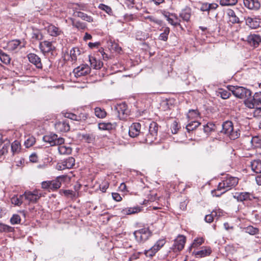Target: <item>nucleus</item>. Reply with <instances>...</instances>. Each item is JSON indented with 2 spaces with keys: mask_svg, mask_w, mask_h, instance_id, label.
Instances as JSON below:
<instances>
[{
  "mask_svg": "<svg viewBox=\"0 0 261 261\" xmlns=\"http://www.w3.org/2000/svg\"><path fill=\"white\" fill-rule=\"evenodd\" d=\"M245 105L249 109H254L253 115H261V92H256L253 96H250L244 100Z\"/></svg>",
  "mask_w": 261,
  "mask_h": 261,
  "instance_id": "obj_1",
  "label": "nucleus"
},
{
  "mask_svg": "<svg viewBox=\"0 0 261 261\" xmlns=\"http://www.w3.org/2000/svg\"><path fill=\"white\" fill-rule=\"evenodd\" d=\"M238 182L237 177L227 176L225 179L220 182L217 187L218 191H222L220 194H217V191L213 190L212 194L213 196L219 197L226 192L235 187Z\"/></svg>",
  "mask_w": 261,
  "mask_h": 261,
  "instance_id": "obj_2",
  "label": "nucleus"
},
{
  "mask_svg": "<svg viewBox=\"0 0 261 261\" xmlns=\"http://www.w3.org/2000/svg\"><path fill=\"white\" fill-rule=\"evenodd\" d=\"M227 88L234 96L240 99H244V100L251 95V91L243 87L229 85L227 86Z\"/></svg>",
  "mask_w": 261,
  "mask_h": 261,
  "instance_id": "obj_3",
  "label": "nucleus"
},
{
  "mask_svg": "<svg viewBox=\"0 0 261 261\" xmlns=\"http://www.w3.org/2000/svg\"><path fill=\"white\" fill-rule=\"evenodd\" d=\"M221 132L232 140L238 138L240 136L239 130H234L232 122L229 121H226L223 123L222 129Z\"/></svg>",
  "mask_w": 261,
  "mask_h": 261,
  "instance_id": "obj_4",
  "label": "nucleus"
},
{
  "mask_svg": "<svg viewBox=\"0 0 261 261\" xmlns=\"http://www.w3.org/2000/svg\"><path fill=\"white\" fill-rule=\"evenodd\" d=\"M64 176H59L55 179L51 181H45L42 182V188L48 191H54L60 188L62 182L64 180Z\"/></svg>",
  "mask_w": 261,
  "mask_h": 261,
  "instance_id": "obj_5",
  "label": "nucleus"
},
{
  "mask_svg": "<svg viewBox=\"0 0 261 261\" xmlns=\"http://www.w3.org/2000/svg\"><path fill=\"white\" fill-rule=\"evenodd\" d=\"M134 235L138 242L144 243L151 236L152 232L148 228L144 227L135 231Z\"/></svg>",
  "mask_w": 261,
  "mask_h": 261,
  "instance_id": "obj_6",
  "label": "nucleus"
},
{
  "mask_svg": "<svg viewBox=\"0 0 261 261\" xmlns=\"http://www.w3.org/2000/svg\"><path fill=\"white\" fill-rule=\"evenodd\" d=\"M42 196V194L37 190L33 191H25L20 197H24L28 203H36Z\"/></svg>",
  "mask_w": 261,
  "mask_h": 261,
  "instance_id": "obj_7",
  "label": "nucleus"
},
{
  "mask_svg": "<svg viewBox=\"0 0 261 261\" xmlns=\"http://www.w3.org/2000/svg\"><path fill=\"white\" fill-rule=\"evenodd\" d=\"M149 132L147 134L145 141L147 143L151 144L156 139L158 131V125L156 123L152 122L149 127Z\"/></svg>",
  "mask_w": 261,
  "mask_h": 261,
  "instance_id": "obj_8",
  "label": "nucleus"
},
{
  "mask_svg": "<svg viewBox=\"0 0 261 261\" xmlns=\"http://www.w3.org/2000/svg\"><path fill=\"white\" fill-rule=\"evenodd\" d=\"M43 140L50 146L56 145L59 144H63L64 139L63 138H58V136L55 134H50L44 136Z\"/></svg>",
  "mask_w": 261,
  "mask_h": 261,
  "instance_id": "obj_9",
  "label": "nucleus"
},
{
  "mask_svg": "<svg viewBox=\"0 0 261 261\" xmlns=\"http://www.w3.org/2000/svg\"><path fill=\"white\" fill-rule=\"evenodd\" d=\"M166 241L164 239L158 240L149 249L145 250L144 254L146 256L152 257L165 245Z\"/></svg>",
  "mask_w": 261,
  "mask_h": 261,
  "instance_id": "obj_10",
  "label": "nucleus"
},
{
  "mask_svg": "<svg viewBox=\"0 0 261 261\" xmlns=\"http://www.w3.org/2000/svg\"><path fill=\"white\" fill-rule=\"evenodd\" d=\"M114 110L120 119H124L128 112L127 105L125 102L117 104L115 106Z\"/></svg>",
  "mask_w": 261,
  "mask_h": 261,
  "instance_id": "obj_11",
  "label": "nucleus"
},
{
  "mask_svg": "<svg viewBox=\"0 0 261 261\" xmlns=\"http://www.w3.org/2000/svg\"><path fill=\"white\" fill-rule=\"evenodd\" d=\"M90 67L87 64H83L73 70V73L76 77L86 75L90 73Z\"/></svg>",
  "mask_w": 261,
  "mask_h": 261,
  "instance_id": "obj_12",
  "label": "nucleus"
},
{
  "mask_svg": "<svg viewBox=\"0 0 261 261\" xmlns=\"http://www.w3.org/2000/svg\"><path fill=\"white\" fill-rule=\"evenodd\" d=\"M39 48L43 54L52 53L56 48L53 45L52 42L48 41H44L39 43Z\"/></svg>",
  "mask_w": 261,
  "mask_h": 261,
  "instance_id": "obj_13",
  "label": "nucleus"
},
{
  "mask_svg": "<svg viewBox=\"0 0 261 261\" xmlns=\"http://www.w3.org/2000/svg\"><path fill=\"white\" fill-rule=\"evenodd\" d=\"M74 165V159L72 157H69L62 163L58 164L57 166V168L59 170H62L65 169H71Z\"/></svg>",
  "mask_w": 261,
  "mask_h": 261,
  "instance_id": "obj_14",
  "label": "nucleus"
},
{
  "mask_svg": "<svg viewBox=\"0 0 261 261\" xmlns=\"http://www.w3.org/2000/svg\"><path fill=\"white\" fill-rule=\"evenodd\" d=\"M186 243V238L184 236L179 235L174 240L173 244L174 251L181 250Z\"/></svg>",
  "mask_w": 261,
  "mask_h": 261,
  "instance_id": "obj_15",
  "label": "nucleus"
},
{
  "mask_svg": "<svg viewBox=\"0 0 261 261\" xmlns=\"http://www.w3.org/2000/svg\"><path fill=\"white\" fill-rule=\"evenodd\" d=\"M234 197L237 199L238 201L243 202L244 201H251L255 199L254 195L249 192H241L236 193Z\"/></svg>",
  "mask_w": 261,
  "mask_h": 261,
  "instance_id": "obj_16",
  "label": "nucleus"
},
{
  "mask_svg": "<svg viewBox=\"0 0 261 261\" xmlns=\"http://www.w3.org/2000/svg\"><path fill=\"white\" fill-rule=\"evenodd\" d=\"M246 24L249 28L255 29L261 26V19L256 17H247L246 20Z\"/></svg>",
  "mask_w": 261,
  "mask_h": 261,
  "instance_id": "obj_17",
  "label": "nucleus"
},
{
  "mask_svg": "<svg viewBox=\"0 0 261 261\" xmlns=\"http://www.w3.org/2000/svg\"><path fill=\"white\" fill-rule=\"evenodd\" d=\"M247 41L251 46L256 47L261 42V37L257 34H250L247 37Z\"/></svg>",
  "mask_w": 261,
  "mask_h": 261,
  "instance_id": "obj_18",
  "label": "nucleus"
},
{
  "mask_svg": "<svg viewBox=\"0 0 261 261\" xmlns=\"http://www.w3.org/2000/svg\"><path fill=\"white\" fill-rule=\"evenodd\" d=\"M29 61L33 64L37 68L41 69L42 68V64L41 62V59L37 55L30 53L28 55Z\"/></svg>",
  "mask_w": 261,
  "mask_h": 261,
  "instance_id": "obj_19",
  "label": "nucleus"
},
{
  "mask_svg": "<svg viewBox=\"0 0 261 261\" xmlns=\"http://www.w3.org/2000/svg\"><path fill=\"white\" fill-rule=\"evenodd\" d=\"M20 44L21 41L19 40H13L7 43L6 48L10 51H15L18 47L21 48L24 46Z\"/></svg>",
  "mask_w": 261,
  "mask_h": 261,
  "instance_id": "obj_20",
  "label": "nucleus"
},
{
  "mask_svg": "<svg viewBox=\"0 0 261 261\" xmlns=\"http://www.w3.org/2000/svg\"><path fill=\"white\" fill-rule=\"evenodd\" d=\"M141 129V124L139 123H133L129 128V135L132 138L138 136Z\"/></svg>",
  "mask_w": 261,
  "mask_h": 261,
  "instance_id": "obj_21",
  "label": "nucleus"
},
{
  "mask_svg": "<svg viewBox=\"0 0 261 261\" xmlns=\"http://www.w3.org/2000/svg\"><path fill=\"white\" fill-rule=\"evenodd\" d=\"M227 15L229 18V21L232 24L239 23L240 24V19H243V18L238 17V15L234 11L231 9H228L227 11Z\"/></svg>",
  "mask_w": 261,
  "mask_h": 261,
  "instance_id": "obj_22",
  "label": "nucleus"
},
{
  "mask_svg": "<svg viewBox=\"0 0 261 261\" xmlns=\"http://www.w3.org/2000/svg\"><path fill=\"white\" fill-rule=\"evenodd\" d=\"M47 32L53 37H57L63 34V32L60 28L53 24L48 26Z\"/></svg>",
  "mask_w": 261,
  "mask_h": 261,
  "instance_id": "obj_23",
  "label": "nucleus"
},
{
  "mask_svg": "<svg viewBox=\"0 0 261 261\" xmlns=\"http://www.w3.org/2000/svg\"><path fill=\"white\" fill-rule=\"evenodd\" d=\"M244 6L249 9L257 10L260 7V3L257 0H244Z\"/></svg>",
  "mask_w": 261,
  "mask_h": 261,
  "instance_id": "obj_24",
  "label": "nucleus"
},
{
  "mask_svg": "<svg viewBox=\"0 0 261 261\" xmlns=\"http://www.w3.org/2000/svg\"><path fill=\"white\" fill-rule=\"evenodd\" d=\"M212 252L210 248L205 247L201 250L198 251H194L193 254L197 258H201L209 255Z\"/></svg>",
  "mask_w": 261,
  "mask_h": 261,
  "instance_id": "obj_25",
  "label": "nucleus"
},
{
  "mask_svg": "<svg viewBox=\"0 0 261 261\" xmlns=\"http://www.w3.org/2000/svg\"><path fill=\"white\" fill-rule=\"evenodd\" d=\"M252 170L256 173H261V160H255L251 162Z\"/></svg>",
  "mask_w": 261,
  "mask_h": 261,
  "instance_id": "obj_26",
  "label": "nucleus"
},
{
  "mask_svg": "<svg viewBox=\"0 0 261 261\" xmlns=\"http://www.w3.org/2000/svg\"><path fill=\"white\" fill-rule=\"evenodd\" d=\"M56 129L60 132H67L70 129L69 125L65 121L59 122L55 124Z\"/></svg>",
  "mask_w": 261,
  "mask_h": 261,
  "instance_id": "obj_27",
  "label": "nucleus"
},
{
  "mask_svg": "<svg viewBox=\"0 0 261 261\" xmlns=\"http://www.w3.org/2000/svg\"><path fill=\"white\" fill-rule=\"evenodd\" d=\"M59 145L58 149L61 154H69L72 151V149L69 146H67L63 144H57Z\"/></svg>",
  "mask_w": 261,
  "mask_h": 261,
  "instance_id": "obj_28",
  "label": "nucleus"
},
{
  "mask_svg": "<svg viewBox=\"0 0 261 261\" xmlns=\"http://www.w3.org/2000/svg\"><path fill=\"white\" fill-rule=\"evenodd\" d=\"M141 208L139 206L127 207L122 209L121 212L124 215H130L140 212Z\"/></svg>",
  "mask_w": 261,
  "mask_h": 261,
  "instance_id": "obj_29",
  "label": "nucleus"
},
{
  "mask_svg": "<svg viewBox=\"0 0 261 261\" xmlns=\"http://www.w3.org/2000/svg\"><path fill=\"white\" fill-rule=\"evenodd\" d=\"M191 15V9L187 8L183 10L180 14V17L185 21H188Z\"/></svg>",
  "mask_w": 261,
  "mask_h": 261,
  "instance_id": "obj_30",
  "label": "nucleus"
},
{
  "mask_svg": "<svg viewBox=\"0 0 261 261\" xmlns=\"http://www.w3.org/2000/svg\"><path fill=\"white\" fill-rule=\"evenodd\" d=\"M89 61L91 66L94 69H100L102 66V63L100 61H97L96 59L93 57H89Z\"/></svg>",
  "mask_w": 261,
  "mask_h": 261,
  "instance_id": "obj_31",
  "label": "nucleus"
},
{
  "mask_svg": "<svg viewBox=\"0 0 261 261\" xmlns=\"http://www.w3.org/2000/svg\"><path fill=\"white\" fill-rule=\"evenodd\" d=\"M31 36V39L33 41L41 40L43 39V35L40 31L38 30H33Z\"/></svg>",
  "mask_w": 261,
  "mask_h": 261,
  "instance_id": "obj_32",
  "label": "nucleus"
},
{
  "mask_svg": "<svg viewBox=\"0 0 261 261\" xmlns=\"http://www.w3.org/2000/svg\"><path fill=\"white\" fill-rule=\"evenodd\" d=\"M21 149V144L18 141H14L11 144V151L13 154L18 153Z\"/></svg>",
  "mask_w": 261,
  "mask_h": 261,
  "instance_id": "obj_33",
  "label": "nucleus"
},
{
  "mask_svg": "<svg viewBox=\"0 0 261 261\" xmlns=\"http://www.w3.org/2000/svg\"><path fill=\"white\" fill-rule=\"evenodd\" d=\"M74 15L78 17L82 18L84 20H86L88 22L93 21V18L91 16L88 15L87 14L82 12H76L74 13Z\"/></svg>",
  "mask_w": 261,
  "mask_h": 261,
  "instance_id": "obj_34",
  "label": "nucleus"
},
{
  "mask_svg": "<svg viewBox=\"0 0 261 261\" xmlns=\"http://www.w3.org/2000/svg\"><path fill=\"white\" fill-rule=\"evenodd\" d=\"M94 110L96 116L99 118H103L107 116V112L103 109L96 107L95 108Z\"/></svg>",
  "mask_w": 261,
  "mask_h": 261,
  "instance_id": "obj_35",
  "label": "nucleus"
},
{
  "mask_svg": "<svg viewBox=\"0 0 261 261\" xmlns=\"http://www.w3.org/2000/svg\"><path fill=\"white\" fill-rule=\"evenodd\" d=\"M251 143L254 148H261V136H255L252 138Z\"/></svg>",
  "mask_w": 261,
  "mask_h": 261,
  "instance_id": "obj_36",
  "label": "nucleus"
},
{
  "mask_svg": "<svg viewBox=\"0 0 261 261\" xmlns=\"http://www.w3.org/2000/svg\"><path fill=\"white\" fill-rule=\"evenodd\" d=\"M0 60L6 64L10 63L11 58L9 55L4 53L2 49H0Z\"/></svg>",
  "mask_w": 261,
  "mask_h": 261,
  "instance_id": "obj_37",
  "label": "nucleus"
},
{
  "mask_svg": "<svg viewBox=\"0 0 261 261\" xmlns=\"http://www.w3.org/2000/svg\"><path fill=\"white\" fill-rule=\"evenodd\" d=\"M81 51L77 47H73L70 50V55L72 61H76L77 56L80 55Z\"/></svg>",
  "mask_w": 261,
  "mask_h": 261,
  "instance_id": "obj_38",
  "label": "nucleus"
},
{
  "mask_svg": "<svg viewBox=\"0 0 261 261\" xmlns=\"http://www.w3.org/2000/svg\"><path fill=\"white\" fill-rule=\"evenodd\" d=\"M200 124V123L198 121H193L187 125L186 129H187L188 132H190V131H192L196 129Z\"/></svg>",
  "mask_w": 261,
  "mask_h": 261,
  "instance_id": "obj_39",
  "label": "nucleus"
},
{
  "mask_svg": "<svg viewBox=\"0 0 261 261\" xmlns=\"http://www.w3.org/2000/svg\"><path fill=\"white\" fill-rule=\"evenodd\" d=\"M14 229L13 227L6 224L0 223V232H13Z\"/></svg>",
  "mask_w": 261,
  "mask_h": 261,
  "instance_id": "obj_40",
  "label": "nucleus"
},
{
  "mask_svg": "<svg viewBox=\"0 0 261 261\" xmlns=\"http://www.w3.org/2000/svg\"><path fill=\"white\" fill-rule=\"evenodd\" d=\"M168 22L170 23L171 25L174 26L179 25V19L178 18L177 16L175 14H173L171 15V17L169 18Z\"/></svg>",
  "mask_w": 261,
  "mask_h": 261,
  "instance_id": "obj_41",
  "label": "nucleus"
},
{
  "mask_svg": "<svg viewBox=\"0 0 261 261\" xmlns=\"http://www.w3.org/2000/svg\"><path fill=\"white\" fill-rule=\"evenodd\" d=\"M9 147V143L1 144L0 146V158L7 153Z\"/></svg>",
  "mask_w": 261,
  "mask_h": 261,
  "instance_id": "obj_42",
  "label": "nucleus"
},
{
  "mask_svg": "<svg viewBox=\"0 0 261 261\" xmlns=\"http://www.w3.org/2000/svg\"><path fill=\"white\" fill-rule=\"evenodd\" d=\"M229 91H230L229 90L227 91L225 89H220L218 91V95H220L222 99H227L231 95V94Z\"/></svg>",
  "mask_w": 261,
  "mask_h": 261,
  "instance_id": "obj_43",
  "label": "nucleus"
},
{
  "mask_svg": "<svg viewBox=\"0 0 261 261\" xmlns=\"http://www.w3.org/2000/svg\"><path fill=\"white\" fill-rule=\"evenodd\" d=\"M169 32L170 29L168 27H166L164 30V32L160 35L159 39L162 41H167L168 38Z\"/></svg>",
  "mask_w": 261,
  "mask_h": 261,
  "instance_id": "obj_44",
  "label": "nucleus"
},
{
  "mask_svg": "<svg viewBox=\"0 0 261 261\" xmlns=\"http://www.w3.org/2000/svg\"><path fill=\"white\" fill-rule=\"evenodd\" d=\"M22 198L23 197H20V196L18 197L14 195L11 198V201L12 204L19 206L22 203Z\"/></svg>",
  "mask_w": 261,
  "mask_h": 261,
  "instance_id": "obj_45",
  "label": "nucleus"
},
{
  "mask_svg": "<svg viewBox=\"0 0 261 261\" xmlns=\"http://www.w3.org/2000/svg\"><path fill=\"white\" fill-rule=\"evenodd\" d=\"M199 115L200 114L197 110H190L187 114V117L189 119H192L197 118L199 116Z\"/></svg>",
  "mask_w": 261,
  "mask_h": 261,
  "instance_id": "obj_46",
  "label": "nucleus"
},
{
  "mask_svg": "<svg viewBox=\"0 0 261 261\" xmlns=\"http://www.w3.org/2000/svg\"><path fill=\"white\" fill-rule=\"evenodd\" d=\"M215 125L212 122H208L203 126V130L205 133H208L215 130Z\"/></svg>",
  "mask_w": 261,
  "mask_h": 261,
  "instance_id": "obj_47",
  "label": "nucleus"
},
{
  "mask_svg": "<svg viewBox=\"0 0 261 261\" xmlns=\"http://www.w3.org/2000/svg\"><path fill=\"white\" fill-rule=\"evenodd\" d=\"M124 4L128 9L136 8L137 9H139L136 5L135 0H124Z\"/></svg>",
  "mask_w": 261,
  "mask_h": 261,
  "instance_id": "obj_48",
  "label": "nucleus"
},
{
  "mask_svg": "<svg viewBox=\"0 0 261 261\" xmlns=\"http://www.w3.org/2000/svg\"><path fill=\"white\" fill-rule=\"evenodd\" d=\"M98 8L101 10L105 11L109 15H111L112 14V10L111 8L109 6L103 4H100L98 6Z\"/></svg>",
  "mask_w": 261,
  "mask_h": 261,
  "instance_id": "obj_49",
  "label": "nucleus"
},
{
  "mask_svg": "<svg viewBox=\"0 0 261 261\" xmlns=\"http://www.w3.org/2000/svg\"><path fill=\"white\" fill-rule=\"evenodd\" d=\"M21 218L19 215L14 214L10 219V222L12 224H17L20 223Z\"/></svg>",
  "mask_w": 261,
  "mask_h": 261,
  "instance_id": "obj_50",
  "label": "nucleus"
},
{
  "mask_svg": "<svg viewBox=\"0 0 261 261\" xmlns=\"http://www.w3.org/2000/svg\"><path fill=\"white\" fill-rule=\"evenodd\" d=\"M204 242V239L203 238H197L194 239L193 243L191 245V247H197L201 245Z\"/></svg>",
  "mask_w": 261,
  "mask_h": 261,
  "instance_id": "obj_51",
  "label": "nucleus"
},
{
  "mask_svg": "<svg viewBox=\"0 0 261 261\" xmlns=\"http://www.w3.org/2000/svg\"><path fill=\"white\" fill-rule=\"evenodd\" d=\"M237 2V0H220V4L222 6H229L234 5Z\"/></svg>",
  "mask_w": 261,
  "mask_h": 261,
  "instance_id": "obj_52",
  "label": "nucleus"
},
{
  "mask_svg": "<svg viewBox=\"0 0 261 261\" xmlns=\"http://www.w3.org/2000/svg\"><path fill=\"white\" fill-rule=\"evenodd\" d=\"M35 143V139L34 137H30L24 141V145L27 148L33 146Z\"/></svg>",
  "mask_w": 261,
  "mask_h": 261,
  "instance_id": "obj_53",
  "label": "nucleus"
},
{
  "mask_svg": "<svg viewBox=\"0 0 261 261\" xmlns=\"http://www.w3.org/2000/svg\"><path fill=\"white\" fill-rule=\"evenodd\" d=\"M246 232L250 234L253 235L258 233V229L257 228L253 227L252 226H249L247 227Z\"/></svg>",
  "mask_w": 261,
  "mask_h": 261,
  "instance_id": "obj_54",
  "label": "nucleus"
},
{
  "mask_svg": "<svg viewBox=\"0 0 261 261\" xmlns=\"http://www.w3.org/2000/svg\"><path fill=\"white\" fill-rule=\"evenodd\" d=\"M99 127L102 129H111L112 128V124L111 123H101L99 124Z\"/></svg>",
  "mask_w": 261,
  "mask_h": 261,
  "instance_id": "obj_55",
  "label": "nucleus"
},
{
  "mask_svg": "<svg viewBox=\"0 0 261 261\" xmlns=\"http://www.w3.org/2000/svg\"><path fill=\"white\" fill-rule=\"evenodd\" d=\"M109 186V183L107 181H103L99 185L100 190L102 192H105Z\"/></svg>",
  "mask_w": 261,
  "mask_h": 261,
  "instance_id": "obj_56",
  "label": "nucleus"
},
{
  "mask_svg": "<svg viewBox=\"0 0 261 261\" xmlns=\"http://www.w3.org/2000/svg\"><path fill=\"white\" fill-rule=\"evenodd\" d=\"M65 117L67 118H69L71 120H76V121H79L80 119L79 118V117L75 115L74 114L71 113H66L65 114Z\"/></svg>",
  "mask_w": 261,
  "mask_h": 261,
  "instance_id": "obj_57",
  "label": "nucleus"
},
{
  "mask_svg": "<svg viewBox=\"0 0 261 261\" xmlns=\"http://www.w3.org/2000/svg\"><path fill=\"white\" fill-rule=\"evenodd\" d=\"M83 139L87 143H91L94 140V138L93 136L89 134L84 135L83 136Z\"/></svg>",
  "mask_w": 261,
  "mask_h": 261,
  "instance_id": "obj_58",
  "label": "nucleus"
},
{
  "mask_svg": "<svg viewBox=\"0 0 261 261\" xmlns=\"http://www.w3.org/2000/svg\"><path fill=\"white\" fill-rule=\"evenodd\" d=\"M73 25L79 29H84L85 28L84 23L78 21H73Z\"/></svg>",
  "mask_w": 261,
  "mask_h": 261,
  "instance_id": "obj_59",
  "label": "nucleus"
},
{
  "mask_svg": "<svg viewBox=\"0 0 261 261\" xmlns=\"http://www.w3.org/2000/svg\"><path fill=\"white\" fill-rule=\"evenodd\" d=\"M146 19L149 20L151 22H153L156 24L161 25L162 23V21L158 20L156 18H155L154 17L152 16H148L146 17Z\"/></svg>",
  "mask_w": 261,
  "mask_h": 261,
  "instance_id": "obj_60",
  "label": "nucleus"
},
{
  "mask_svg": "<svg viewBox=\"0 0 261 261\" xmlns=\"http://www.w3.org/2000/svg\"><path fill=\"white\" fill-rule=\"evenodd\" d=\"M214 220V213L207 215L205 217V221L208 223H211Z\"/></svg>",
  "mask_w": 261,
  "mask_h": 261,
  "instance_id": "obj_61",
  "label": "nucleus"
},
{
  "mask_svg": "<svg viewBox=\"0 0 261 261\" xmlns=\"http://www.w3.org/2000/svg\"><path fill=\"white\" fill-rule=\"evenodd\" d=\"M112 195L113 199L116 201H120L122 200V197L118 193H112Z\"/></svg>",
  "mask_w": 261,
  "mask_h": 261,
  "instance_id": "obj_62",
  "label": "nucleus"
},
{
  "mask_svg": "<svg viewBox=\"0 0 261 261\" xmlns=\"http://www.w3.org/2000/svg\"><path fill=\"white\" fill-rule=\"evenodd\" d=\"M30 161L33 163H36L38 161V156L36 153H32L30 155Z\"/></svg>",
  "mask_w": 261,
  "mask_h": 261,
  "instance_id": "obj_63",
  "label": "nucleus"
},
{
  "mask_svg": "<svg viewBox=\"0 0 261 261\" xmlns=\"http://www.w3.org/2000/svg\"><path fill=\"white\" fill-rule=\"evenodd\" d=\"M208 4L207 3H203L201 5L200 7V10L201 11H209Z\"/></svg>",
  "mask_w": 261,
  "mask_h": 261,
  "instance_id": "obj_64",
  "label": "nucleus"
}]
</instances>
